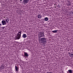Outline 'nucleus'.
<instances>
[{"label": "nucleus", "mask_w": 73, "mask_h": 73, "mask_svg": "<svg viewBox=\"0 0 73 73\" xmlns=\"http://www.w3.org/2000/svg\"><path fill=\"white\" fill-rule=\"evenodd\" d=\"M21 31H19L18 32V33L17 34L16 36V40H19L20 38L21 37Z\"/></svg>", "instance_id": "1"}, {"label": "nucleus", "mask_w": 73, "mask_h": 73, "mask_svg": "<svg viewBox=\"0 0 73 73\" xmlns=\"http://www.w3.org/2000/svg\"><path fill=\"white\" fill-rule=\"evenodd\" d=\"M40 42L42 44H46V42L47 40V38H42L40 39Z\"/></svg>", "instance_id": "2"}, {"label": "nucleus", "mask_w": 73, "mask_h": 73, "mask_svg": "<svg viewBox=\"0 0 73 73\" xmlns=\"http://www.w3.org/2000/svg\"><path fill=\"white\" fill-rule=\"evenodd\" d=\"M44 32H40L38 33V37L39 38H41V37H42L44 36Z\"/></svg>", "instance_id": "3"}, {"label": "nucleus", "mask_w": 73, "mask_h": 73, "mask_svg": "<svg viewBox=\"0 0 73 73\" xmlns=\"http://www.w3.org/2000/svg\"><path fill=\"white\" fill-rule=\"evenodd\" d=\"M2 24L3 25H6V21L5 20H3L2 21Z\"/></svg>", "instance_id": "4"}, {"label": "nucleus", "mask_w": 73, "mask_h": 73, "mask_svg": "<svg viewBox=\"0 0 73 73\" xmlns=\"http://www.w3.org/2000/svg\"><path fill=\"white\" fill-rule=\"evenodd\" d=\"M28 1H29V0H23V2L25 4H27V3H28Z\"/></svg>", "instance_id": "5"}, {"label": "nucleus", "mask_w": 73, "mask_h": 73, "mask_svg": "<svg viewBox=\"0 0 73 73\" xmlns=\"http://www.w3.org/2000/svg\"><path fill=\"white\" fill-rule=\"evenodd\" d=\"M24 56H26V57H28V56H29V55H28V54L27 53L25 52H24Z\"/></svg>", "instance_id": "6"}, {"label": "nucleus", "mask_w": 73, "mask_h": 73, "mask_svg": "<svg viewBox=\"0 0 73 73\" xmlns=\"http://www.w3.org/2000/svg\"><path fill=\"white\" fill-rule=\"evenodd\" d=\"M72 70H68V71L67 72V73H72Z\"/></svg>", "instance_id": "7"}, {"label": "nucleus", "mask_w": 73, "mask_h": 73, "mask_svg": "<svg viewBox=\"0 0 73 73\" xmlns=\"http://www.w3.org/2000/svg\"><path fill=\"white\" fill-rule=\"evenodd\" d=\"M41 14H39L38 15V18H40H40H41Z\"/></svg>", "instance_id": "8"}, {"label": "nucleus", "mask_w": 73, "mask_h": 73, "mask_svg": "<svg viewBox=\"0 0 73 73\" xmlns=\"http://www.w3.org/2000/svg\"><path fill=\"white\" fill-rule=\"evenodd\" d=\"M27 35L25 34H23L22 36V37H23V38H26V37H27Z\"/></svg>", "instance_id": "9"}, {"label": "nucleus", "mask_w": 73, "mask_h": 73, "mask_svg": "<svg viewBox=\"0 0 73 73\" xmlns=\"http://www.w3.org/2000/svg\"><path fill=\"white\" fill-rule=\"evenodd\" d=\"M15 69L16 71H17V72L19 71V70H18L19 69H18V68L17 67V66H15Z\"/></svg>", "instance_id": "10"}, {"label": "nucleus", "mask_w": 73, "mask_h": 73, "mask_svg": "<svg viewBox=\"0 0 73 73\" xmlns=\"http://www.w3.org/2000/svg\"><path fill=\"white\" fill-rule=\"evenodd\" d=\"M5 21H6L7 23H8V22H9V19L8 18L7 19H6Z\"/></svg>", "instance_id": "11"}, {"label": "nucleus", "mask_w": 73, "mask_h": 73, "mask_svg": "<svg viewBox=\"0 0 73 73\" xmlns=\"http://www.w3.org/2000/svg\"><path fill=\"white\" fill-rule=\"evenodd\" d=\"M48 20H49V19L48 17H45L44 18V21H48Z\"/></svg>", "instance_id": "12"}, {"label": "nucleus", "mask_w": 73, "mask_h": 73, "mask_svg": "<svg viewBox=\"0 0 73 73\" xmlns=\"http://www.w3.org/2000/svg\"><path fill=\"white\" fill-rule=\"evenodd\" d=\"M57 31H58V30H55V31H52V32H53V33H57Z\"/></svg>", "instance_id": "13"}, {"label": "nucleus", "mask_w": 73, "mask_h": 73, "mask_svg": "<svg viewBox=\"0 0 73 73\" xmlns=\"http://www.w3.org/2000/svg\"><path fill=\"white\" fill-rule=\"evenodd\" d=\"M67 5H71V2H69L68 3H67Z\"/></svg>", "instance_id": "14"}, {"label": "nucleus", "mask_w": 73, "mask_h": 73, "mask_svg": "<svg viewBox=\"0 0 73 73\" xmlns=\"http://www.w3.org/2000/svg\"><path fill=\"white\" fill-rule=\"evenodd\" d=\"M68 54H69V55H70V57L71 56V54H71L69 52H68Z\"/></svg>", "instance_id": "15"}, {"label": "nucleus", "mask_w": 73, "mask_h": 73, "mask_svg": "<svg viewBox=\"0 0 73 73\" xmlns=\"http://www.w3.org/2000/svg\"><path fill=\"white\" fill-rule=\"evenodd\" d=\"M1 68L2 69H4V66H1Z\"/></svg>", "instance_id": "16"}, {"label": "nucleus", "mask_w": 73, "mask_h": 73, "mask_svg": "<svg viewBox=\"0 0 73 73\" xmlns=\"http://www.w3.org/2000/svg\"><path fill=\"white\" fill-rule=\"evenodd\" d=\"M58 7H59V8H61V6H60V5H58Z\"/></svg>", "instance_id": "17"}, {"label": "nucleus", "mask_w": 73, "mask_h": 73, "mask_svg": "<svg viewBox=\"0 0 73 73\" xmlns=\"http://www.w3.org/2000/svg\"><path fill=\"white\" fill-rule=\"evenodd\" d=\"M71 57H73V54H71Z\"/></svg>", "instance_id": "18"}, {"label": "nucleus", "mask_w": 73, "mask_h": 73, "mask_svg": "<svg viewBox=\"0 0 73 73\" xmlns=\"http://www.w3.org/2000/svg\"><path fill=\"white\" fill-rule=\"evenodd\" d=\"M2 28L3 29H4V28H5V27H2Z\"/></svg>", "instance_id": "19"}, {"label": "nucleus", "mask_w": 73, "mask_h": 73, "mask_svg": "<svg viewBox=\"0 0 73 73\" xmlns=\"http://www.w3.org/2000/svg\"><path fill=\"white\" fill-rule=\"evenodd\" d=\"M1 24H0V27H1Z\"/></svg>", "instance_id": "20"}, {"label": "nucleus", "mask_w": 73, "mask_h": 73, "mask_svg": "<svg viewBox=\"0 0 73 73\" xmlns=\"http://www.w3.org/2000/svg\"><path fill=\"white\" fill-rule=\"evenodd\" d=\"M72 14H73V12H72Z\"/></svg>", "instance_id": "21"}, {"label": "nucleus", "mask_w": 73, "mask_h": 73, "mask_svg": "<svg viewBox=\"0 0 73 73\" xmlns=\"http://www.w3.org/2000/svg\"><path fill=\"white\" fill-rule=\"evenodd\" d=\"M22 0H20V1H22Z\"/></svg>", "instance_id": "22"}]
</instances>
